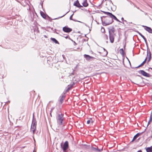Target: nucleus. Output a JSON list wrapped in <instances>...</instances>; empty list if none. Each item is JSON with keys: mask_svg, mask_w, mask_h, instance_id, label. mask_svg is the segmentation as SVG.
I'll return each mask as SVG.
<instances>
[{"mask_svg": "<svg viewBox=\"0 0 152 152\" xmlns=\"http://www.w3.org/2000/svg\"><path fill=\"white\" fill-rule=\"evenodd\" d=\"M101 18L103 24L105 26L111 24L113 22L112 19L110 17L103 16L101 17Z\"/></svg>", "mask_w": 152, "mask_h": 152, "instance_id": "f257e3e1", "label": "nucleus"}, {"mask_svg": "<svg viewBox=\"0 0 152 152\" xmlns=\"http://www.w3.org/2000/svg\"><path fill=\"white\" fill-rule=\"evenodd\" d=\"M64 115L62 113L58 115L56 118L57 123L59 125H63V121L64 118L63 117Z\"/></svg>", "mask_w": 152, "mask_h": 152, "instance_id": "f03ea898", "label": "nucleus"}, {"mask_svg": "<svg viewBox=\"0 0 152 152\" xmlns=\"http://www.w3.org/2000/svg\"><path fill=\"white\" fill-rule=\"evenodd\" d=\"M115 30L114 28L109 30V37L110 42L111 43H113L114 41V33Z\"/></svg>", "mask_w": 152, "mask_h": 152, "instance_id": "7ed1b4c3", "label": "nucleus"}, {"mask_svg": "<svg viewBox=\"0 0 152 152\" xmlns=\"http://www.w3.org/2000/svg\"><path fill=\"white\" fill-rule=\"evenodd\" d=\"M36 125L37 122L36 121L35 119H33L30 129V131L32 132L33 134H34L36 130Z\"/></svg>", "mask_w": 152, "mask_h": 152, "instance_id": "20e7f679", "label": "nucleus"}, {"mask_svg": "<svg viewBox=\"0 0 152 152\" xmlns=\"http://www.w3.org/2000/svg\"><path fill=\"white\" fill-rule=\"evenodd\" d=\"M63 31L66 33H69L72 31V28H69L67 26H66L63 28Z\"/></svg>", "mask_w": 152, "mask_h": 152, "instance_id": "39448f33", "label": "nucleus"}, {"mask_svg": "<svg viewBox=\"0 0 152 152\" xmlns=\"http://www.w3.org/2000/svg\"><path fill=\"white\" fill-rule=\"evenodd\" d=\"M69 147V143L68 141H66L64 143L62 148L63 150L64 151H65Z\"/></svg>", "mask_w": 152, "mask_h": 152, "instance_id": "423d86ee", "label": "nucleus"}, {"mask_svg": "<svg viewBox=\"0 0 152 152\" xmlns=\"http://www.w3.org/2000/svg\"><path fill=\"white\" fill-rule=\"evenodd\" d=\"M139 72L143 76L146 77H150V75L149 74L147 73L143 70H140Z\"/></svg>", "mask_w": 152, "mask_h": 152, "instance_id": "0eeeda50", "label": "nucleus"}, {"mask_svg": "<svg viewBox=\"0 0 152 152\" xmlns=\"http://www.w3.org/2000/svg\"><path fill=\"white\" fill-rule=\"evenodd\" d=\"M84 57L88 61L93 60L94 58V57L86 54H84Z\"/></svg>", "mask_w": 152, "mask_h": 152, "instance_id": "6e6552de", "label": "nucleus"}, {"mask_svg": "<svg viewBox=\"0 0 152 152\" xmlns=\"http://www.w3.org/2000/svg\"><path fill=\"white\" fill-rule=\"evenodd\" d=\"M142 27H145L144 29L150 33L152 34V29L150 27L145 26H142Z\"/></svg>", "mask_w": 152, "mask_h": 152, "instance_id": "1a4fd4ad", "label": "nucleus"}, {"mask_svg": "<svg viewBox=\"0 0 152 152\" xmlns=\"http://www.w3.org/2000/svg\"><path fill=\"white\" fill-rule=\"evenodd\" d=\"M110 17H111L112 19L113 20V19L116 20V21H117L118 22H121V23H122L123 24H124V22H121L120 20H119L116 18V17L114 15H113V14H112V13L110 15Z\"/></svg>", "mask_w": 152, "mask_h": 152, "instance_id": "9d476101", "label": "nucleus"}, {"mask_svg": "<svg viewBox=\"0 0 152 152\" xmlns=\"http://www.w3.org/2000/svg\"><path fill=\"white\" fill-rule=\"evenodd\" d=\"M74 5L79 7H82V6L80 4L78 0H77V1H75L74 3Z\"/></svg>", "mask_w": 152, "mask_h": 152, "instance_id": "9b49d317", "label": "nucleus"}, {"mask_svg": "<svg viewBox=\"0 0 152 152\" xmlns=\"http://www.w3.org/2000/svg\"><path fill=\"white\" fill-rule=\"evenodd\" d=\"M143 132H142V133H137L136 134L134 137L133 140H132V142L134 140H135L138 137L140 136V135H141L142 133Z\"/></svg>", "mask_w": 152, "mask_h": 152, "instance_id": "f8f14e48", "label": "nucleus"}, {"mask_svg": "<svg viewBox=\"0 0 152 152\" xmlns=\"http://www.w3.org/2000/svg\"><path fill=\"white\" fill-rule=\"evenodd\" d=\"M65 97V96L64 94L63 95L60 96V102L61 104H62L63 103Z\"/></svg>", "mask_w": 152, "mask_h": 152, "instance_id": "ddd939ff", "label": "nucleus"}, {"mask_svg": "<svg viewBox=\"0 0 152 152\" xmlns=\"http://www.w3.org/2000/svg\"><path fill=\"white\" fill-rule=\"evenodd\" d=\"M92 149L93 151L99 152H100L102 150V149H99L98 148H94L93 147L92 148Z\"/></svg>", "mask_w": 152, "mask_h": 152, "instance_id": "4468645a", "label": "nucleus"}, {"mask_svg": "<svg viewBox=\"0 0 152 152\" xmlns=\"http://www.w3.org/2000/svg\"><path fill=\"white\" fill-rule=\"evenodd\" d=\"M108 37L107 34H104L103 36L104 39L106 41L107 43H108Z\"/></svg>", "mask_w": 152, "mask_h": 152, "instance_id": "2eb2a0df", "label": "nucleus"}, {"mask_svg": "<svg viewBox=\"0 0 152 152\" xmlns=\"http://www.w3.org/2000/svg\"><path fill=\"white\" fill-rule=\"evenodd\" d=\"M83 5L85 7H87L88 6V4L87 2V0H84L82 3Z\"/></svg>", "mask_w": 152, "mask_h": 152, "instance_id": "dca6fc26", "label": "nucleus"}, {"mask_svg": "<svg viewBox=\"0 0 152 152\" xmlns=\"http://www.w3.org/2000/svg\"><path fill=\"white\" fill-rule=\"evenodd\" d=\"M147 57H146L145 58L144 61L140 65H139V66H138L136 68H139V67L142 66V65H143L144 64H145V62L147 60Z\"/></svg>", "mask_w": 152, "mask_h": 152, "instance_id": "f3484780", "label": "nucleus"}, {"mask_svg": "<svg viewBox=\"0 0 152 152\" xmlns=\"http://www.w3.org/2000/svg\"><path fill=\"white\" fill-rule=\"evenodd\" d=\"M147 152H152V146L147 148L146 149Z\"/></svg>", "mask_w": 152, "mask_h": 152, "instance_id": "a211bd4d", "label": "nucleus"}, {"mask_svg": "<svg viewBox=\"0 0 152 152\" xmlns=\"http://www.w3.org/2000/svg\"><path fill=\"white\" fill-rule=\"evenodd\" d=\"M51 40L53 42H55L56 44H58V42L54 38H50Z\"/></svg>", "mask_w": 152, "mask_h": 152, "instance_id": "6ab92c4d", "label": "nucleus"}, {"mask_svg": "<svg viewBox=\"0 0 152 152\" xmlns=\"http://www.w3.org/2000/svg\"><path fill=\"white\" fill-rule=\"evenodd\" d=\"M40 14L41 16L44 18H45L46 17V15L45 14L42 12H40Z\"/></svg>", "mask_w": 152, "mask_h": 152, "instance_id": "aec40b11", "label": "nucleus"}, {"mask_svg": "<svg viewBox=\"0 0 152 152\" xmlns=\"http://www.w3.org/2000/svg\"><path fill=\"white\" fill-rule=\"evenodd\" d=\"M152 121V115H150V116L149 120L148 122V124L150 123Z\"/></svg>", "mask_w": 152, "mask_h": 152, "instance_id": "412c9836", "label": "nucleus"}, {"mask_svg": "<svg viewBox=\"0 0 152 152\" xmlns=\"http://www.w3.org/2000/svg\"><path fill=\"white\" fill-rule=\"evenodd\" d=\"M102 12L104 13L105 14L107 15H108V16H109V17L110 16V15L111 14V13H110L109 12H104V11H102Z\"/></svg>", "mask_w": 152, "mask_h": 152, "instance_id": "4be33fe9", "label": "nucleus"}, {"mask_svg": "<svg viewBox=\"0 0 152 152\" xmlns=\"http://www.w3.org/2000/svg\"><path fill=\"white\" fill-rule=\"evenodd\" d=\"M120 52L121 54L122 55L124 54V51L123 49H120Z\"/></svg>", "mask_w": 152, "mask_h": 152, "instance_id": "5701e85b", "label": "nucleus"}, {"mask_svg": "<svg viewBox=\"0 0 152 152\" xmlns=\"http://www.w3.org/2000/svg\"><path fill=\"white\" fill-rule=\"evenodd\" d=\"M101 30L102 33H104L105 31V29L103 27H102L101 28Z\"/></svg>", "mask_w": 152, "mask_h": 152, "instance_id": "b1692460", "label": "nucleus"}, {"mask_svg": "<svg viewBox=\"0 0 152 152\" xmlns=\"http://www.w3.org/2000/svg\"><path fill=\"white\" fill-rule=\"evenodd\" d=\"M141 37L143 38V39H144L145 43L146 45H147V41L146 38H145V37L142 35L141 36Z\"/></svg>", "mask_w": 152, "mask_h": 152, "instance_id": "393cba45", "label": "nucleus"}, {"mask_svg": "<svg viewBox=\"0 0 152 152\" xmlns=\"http://www.w3.org/2000/svg\"><path fill=\"white\" fill-rule=\"evenodd\" d=\"M72 85L71 86H70V87H69L67 88V89L66 90V92H68V91L69 90H70V89H71V88H72Z\"/></svg>", "mask_w": 152, "mask_h": 152, "instance_id": "a878e982", "label": "nucleus"}, {"mask_svg": "<svg viewBox=\"0 0 152 152\" xmlns=\"http://www.w3.org/2000/svg\"><path fill=\"white\" fill-rule=\"evenodd\" d=\"M151 53H150L149 59H148V60L147 61L148 63L150 61L151 59Z\"/></svg>", "mask_w": 152, "mask_h": 152, "instance_id": "bb28decb", "label": "nucleus"}, {"mask_svg": "<svg viewBox=\"0 0 152 152\" xmlns=\"http://www.w3.org/2000/svg\"><path fill=\"white\" fill-rule=\"evenodd\" d=\"M68 12H67L64 15H63V16H61V17H58V18H56V19H59V18H61L63 17H64V16Z\"/></svg>", "mask_w": 152, "mask_h": 152, "instance_id": "cd10ccee", "label": "nucleus"}, {"mask_svg": "<svg viewBox=\"0 0 152 152\" xmlns=\"http://www.w3.org/2000/svg\"><path fill=\"white\" fill-rule=\"evenodd\" d=\"M73 15V14H72V15H71L70 16V17L69 19H70V20H72V17Z\"/></svg>", "mask_w": 152, "mask_h": 152, "instance_id": "c85d7f7f", "label": "nucleus"}, {"mask_svg": "<svg viewBox=\"0 0 152 152\" xmlns=\"http://www.w3.org/2000/svg\"><path fill=\"white\" fill-rule=\"evenodd\" d=\"M54 109V107H52V108H51V110H50V112L51 113H52V112H53V110Z\"/></svg>", "mask_w": 152, "mask_h": 152, "instance_id": "c756f323", "label": "nucleus"}, {"mask_svg": "<svg viewBox=\"0 0 152 152\" xmlns=\"http://www.w3.org/2000/svg\"><path fill=\"white\" fill-rule=\"evenodd\" d=\"M137 33L141 37L142 35L140 32H138Z\"/></svg>", "mask_w": 152, "mask_h": 152, "instance_id": "7c9ffc66", "label": "nucleus"}, {"mask_svg": "<svg viewBox=\"0 0 152 152\" xmlns=\"http://www.w3.org/2000/svg\"><path fill=\"white\" fill-rule=\"evenodd\" d=\"M90 121L89 120H88L87 122V124H89L90 123Z\"/></svg>", "mask_w": 152, "mask_h": 152, "instance_id": "2f4dec72", "label": "nucleus"}, {"mask_svg": "<svg viewBox=\"0 0 152 152\" xmlns=\"http://www.w3.org/2000/svg\"><path fill=\"white\" fill-rule=\"evenodd\" d=\"M64 37L66 39H67V38H69V36H66V37Z\"/></svg>", "mask_w": 152, "mask_h": 152, "instance_id": "473e14b6", "label": "nucleus"}, {"mask_svg": "<svg viewBox=\"0 0 152 152\" xmlns=\"http://www.w3.org/2000/svg\"><path fill=\"white\" fill-rule=\"evenodd\" d=\"M74 43V45H77V43L75 42V41H74L73 42Z\"/></svg>", "mask_w": 152, "mask_h": 152, "instance_id": "72a5a7b5", "label": "nucleus"}, {"mask_svg": "<svg viewBox=\"0 0 152 152\" xmlns=\"http://www.w3.org/2000/svg\"><path fill=\"white\" fill-rule=\"evenodd\" d=\"M69 39H70L73 42L74 41L73 40L71 39L70 37H69Z\"/></svg>", "mask_w": 152, "mask_h": 152, "instance_id": "f704fd0d", "label": "nucleus"}, {"mask_svg": "<svg viewBox=\"0 0 152 152\" xmlns=\"http://www.w3.org/2000/svg\"><path fill=\"white\" fill-rule=\"evenodd\" d=\"M137 152H142L141 150H140L138 151H137Z\"/></svg>", "mask_w": 152, "mask_h": 152, "instance_id": "c9c22d12", "label": "nucleus"}, {"mask_svg": "<svg viewBox=\"0 0 152 152\" xmlns=\"http://www.w3.org/2000/svg\"><path fill=\"white\" fill-rule=\"evenodd\" d=\"M121 20H124V19L123 18V17L121 18Z\"/></svg>", "mask_w": 152, "mask_h": 152, "instance_id": "e433bc0d", "label": "nucleus"}, {"mask_svg": "<svg viewBox=\"0 0 152 152\" xmlns=\"http://www.w3.org/2000/svg\"><path fill=\"white\" fill-rule=\"evenodd\" d=\"M124 21L126 23L127 22V21L126 20H124Z\"/></svg>", "mask_w": 152, "mask_h": 152, "instance_id": "4c0bfd02", "label": "nucleus"}, {"mask_svg": "<svg viewBox=\"0 0 152 152\" xmlns=\"http://www.w3.org/2000/svg\"><path fill=\"white\" fill-rule=\"evenodd\" d=\"M62 143H61V147H62Z\"/></svg>", "mask_w": 152, "mask_h": 152, "instance_id": "58836bf2", "label": "nucleus"}, {"mask_svg": "<svg viewBox=\"0 0 152 152\" xmlns=\"http://www.w3.org/2000/svg\"><path fill=\"white\" fill-rule=\"evenodd\" d=\"M50 116H52V115H51V113L50 112Z\"/></svg>", "mask_w": 152, "mask_h": 152, "instance_id": "ea45409f", "label": "nucleus"}, {"mask_svg": "<svg viewBox=\"0 0 152 152\" xmlns=\"http://www.w3.org/2000/svg\"><path fill=\"white\" fill-rule=\"evenodd\" d=\"M44 37H46H46H47L46 36H45V35L44 36Z\"/></svg>", "mask_w": 152, "mask_h": 152, "instance_id": "a19ab883", "label": "nucleus"}, {"mask_svg": "<svg viewBox=\"0 0 152 152\" xmlns=\"http://www.w3.org/2000/svg\"><path fill=\"white\" fill-rule=\"evenodd\" d=\"M33 152H35V151H34H34H33Z\"/></svg>", "mask_w": 152, "mask_h": 152, "instance_id": "79ce46f5", "label": "nucleus"}, {"mask_svg": "<svg viewBox=\"0 0 152 152\" xmlns=\"http://www.w3.org/2000/svg\"><path fill=\"white\" fill-rule=\"evenodd\" d=\"M151 68V69H152V68Z\"/></svg>", "mask_w": 152, "mask_h": 152, "instance_id": "37998d69", "label": "nucleus"}]
</instances>
